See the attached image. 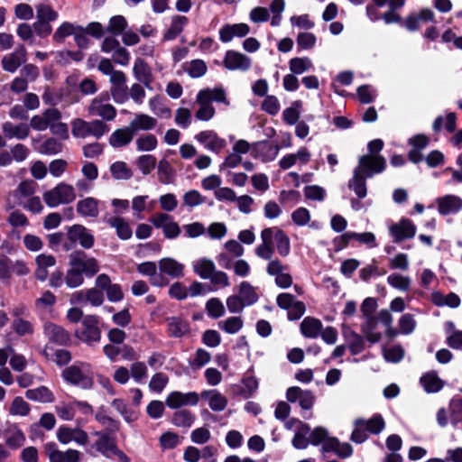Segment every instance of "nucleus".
I'll list each match as a JSON object with an SVG mask.
<instances>
[{
    "label": "nucleus",
    "instance_id": "nucleus-61",
    "mask_svg": "<svg viewBox=\"0 0 462 462\" xmlns=\"http://www.w3.org/2000/svg\"><path fill=\"white\" fill-rule=\"evenodd\" d=\"M168 294L171 299L183 300L188 297V289L182 282H176L171 285Z\"/></svg>",
    "mask_w": 462,
    "mask_h": 462
},
{
    "label": "nucleus",
    "instance_id": "nucleus-8",
    "mask_svg": "<svg viewBox=\"0 0 462 462\" xmlns=\"http://www.w3.org/2000/svg\"><path fill=\"white\" fill-rule=\"evenodd\" d=\"M280 150L278 144H273L268 140L255 142L252 144L251 155L255 159H261L263 162L273 161Z\"/></svg>",
    "mask_w": 462,
    "mask_h": 462
},
{
    "label": "nucleus",
    "instance_id": "nucleus-46",
    "mask_svg": "<svg viewBox=\"0 0 462 462\" xmlns=\"http://www.w3.org/2000/svg\"><path fill=\"white\" fill-rule=\"evenodd\" d=\"M206 310L209 317L218 319L225 314V307L218 298H211L206 303Z\"/></svg>",
    "mask_w": 462,
    "mask_h": 462
},
{
    "label": "nucleus",
    "instance_id": "nucleus-36",
    "mask_svg": "<svg viewBox=\"0 0 462 462\" xmlns=\"http://www.w3.org/2000/svg\"><path fill=\"white\" fill-rule=\"evenodd\" d=\"M110 172L115 180H130L133 171L125 162L117 161L110 165Z\"/></svg>",
    "mask_w": 462,
    "mask_h": 462
},
{
    "label": "nucleus",
    "instance_id": "nucleus-64",
    "mask_svg": "<svg viewBox=\"0 0 462 462\" xmlns=\"http://www.w3.org/2000/svg\"><path fill=\"white\" fill-rule=\"evenodd\" d=\"M291 219L297 226H305L310 220V213L306 208L300 207L291 213Z\"/></svg>",
    "mask_w": 462,
    "mask_h": 462
},
{
    "label": "nucleus",
    "instance_id": "nucleus-9",
    "mask_svg": "<svg viewBox=\"0 0 462 462\" xmlns=\"http://www.w3.org/2000/svg\"><path fill=\"white\" fill-rule=\"evenodd\" d=\"M223 65L229 70L246 71L251 68V59L246 55L233 50L226 51Z\"/></svg>",
    "mask_w": 462,
    "mask_h": 462
},
{
    "label": "nucleus",
    "instance_id": "nucleus-14",
    "mask_svg": "<svg viewBox=\"0 0 462 462\" xmlns=\"http://www.w3.org/2000/svg\"><path fill=\"white\" fill-rule=\"evenodd\" d=\"M322 453H335L339 458L345 459L352 456L353 448L347 443H341L336 437L328 439L321 448Z\"/></svg>",
    "mask_w": 462,
    "mask_h": 462
},
{
    "label": "nucleus",
    "instance_id": "nucleus-12",
    "mask_svg": "<svg viewBox=\"0 0 462 462\" xmlns=\"http://www.w3.org/2000/svg\"><path fill=\"white\" fill-rule=\"evenodd\" d=\"M116 432H112L106 429L105 430L96 431L95 435L98 436V439L95 443V447L106 457H109V453H113L116 449V439L111 436Z\"/></svg>",
    "mask_w": 462,
    "mask_h": 462
},
{
    "label": "nucleus",
    "instance_id": "nucleus-41",
    "mask_svg": "<svg viewBox=\"0 0 462 462\" xmlns=\"http://www.w3.org/2000/svg\"><path fill=\"white\" fill-rule=\"evenodd\" d=\"M302 102L296 100L292 103L291 106L287 107L282 112L283 121L290 125H295L300 118V113L299 108L301 107Z\"/></svg>",
    "mask_w": 462,
    "mask_h": 462
},
{
    "label": "nucleus",
    "instance_id": "nucleus-28",
    "mask_svg": "<svg viewBox=\"0 0 462 462\" xmlns=\"http://www.w3.org/2000/svg\"><path fill=\"white\" fill-rule=\"evenodd\" d=\"M25 397L31 401L40 402H53L55 401L53 393L44 385L27 390L25 392Z\"/></svg>",
    "mask_w": 462,
    "mask_h": 462
},
{
    "label": "nucleus",
    "instance_id": "nucleus-57",
    "mask_svg": "<svg viewBox=\"0 0 462 462\" xmlns=\"http://www.w3.org/2000/svg\"><path fill=\"white\" fill-rule=\"evenodd\" d=\"M350 336L352 337V340L348 345L349 351L353 356L359 355L365 347L364 337L354 330L350 331Z\"/></svg>",
    "mask_w": 462,
    "mask_h": 462
},
{
    "label": "nucleus",
    "instance_id": "nucleus-32",
    "mask_svg": "<svg viewBox=\"0 0 462 462\" xmlns=\"http://www.w3.org/2000/svg\"><path fill=\"white\" fill-rule=\"evenodd\" d=\"M313 68V63L309 57H295L289 60V69L294 75H301Z\"/></svg>",
    "mask_w": 462,
    "mask_h": 462
},
{
    "label": "nucleus",
    "instance_id": "nucleus-23",
    "mask_svg": "<svg viewBox=\"0 0 462 462\" xmlns=\"http://www.w3.org/2000/svg\"><path fill=\"white\" fill-rule=\"evenodd\" d=\"M2 130L5 136L8 139L15 137L19 140H23L29 135L30 126L24 123L14 126L11 122H5L2 125Z\"/></svg>",
    "mask_w": 462,
    "mask_h": 462
},
{
    "label": "nucleus",
    "instance_id": "nucleus-44",
    "mask_svg": "<svg viewBox=\"0 0 462 462\" xmlns=\"http://www.w3.org/2000/svg\"><path fill=\"white\" fill-rule=\"evenodd\" d=\"M215 264L211 260H200L194 266V272L202 279H210L215 273Z\"/></svg>",
    "mask_w": 462,
    "mask_h": 462
},
{
    "label": "nucleus",
    "instance_id": "nucleus-6",
    "mask_svg": "<svg viewBox=\"0 0 462 462\" xmlns=\"http://www.w3.org/2000/svg\"><path fill=\"white\" fill-rule=\"evenodd\" d=\"M417 227L414 223L406 217H402L399 222L393 224L389 227L390 235L393 242L399 244L406 239L413 238L416 235Z\"/></svg>",
    "mask_w": 462,
    "mask_h": 462
},
{
    "label": "nucleus",
    "instance_id": "nucleus-51",
    "mask_svg": "<svg viewBox=\"0 0 462 462\" xmlns=\"http://www.w3.org/2000/svg\"><path fill=\"white\" fill-rule=\"evenodd\" d=\"M12 328L20 337L32 335L34 331L32 324L23 319H15L12 323Z\"/></svg>",
    "mask_w": 462,
    "mask_h": 462
},
{
    "label": "nucleus",
    "instance_id": "nucleus-42",
    "mask_svg": "<svg viewBox=\"0 0 462 462\" xmlns=\"http://www.w3.org/2000/svg\"><path fill=\"white\" fill-rule=\"evenodd\" d=\"M157 160L152 154L141 155L136 160V166L143 175L150 174L156 167Z\"/></svg>",
    "mask_w": 462,
    "mask_h": 462
},
{
    "label": "nucleus",
    "instance_id": "nucleus-15",
    "mask_svg": "<svg viewBox=\"0 0 462 462\" xmlns=\"http://www.w3.org/2000/svg\"><path fill=\"white\" fill-rule=\"evenodd\" d=\"M167 334L170 337L180 338L190 332V325L181 317L172 316L166 318Z\"/></svg>",
    "mask_w": 462,
    "mask_h": 462
},
{
    "label": "nucleus",
    "instance_id": "nucleus-22",
    "mask_svg": "<svg viewBox=\"0 0 462 462\" xmlns=\"http://www.w3.org/2000/svg\"><path fill=\"white\" fill-rule=\"evenodd\" d=\"M322 322L313 317H306L300 323V332L305 337L316 338L322 331Z\"/></svg>",
    "mask_w": 462,
    "mask_h": 462
},
{
    "label": "nucleus",
    "instance_id": "nucleus-43",
    "mask_svg": "<svg viewBox=\"0 0 462 462\" xmlns=\"http://www.w3.org/2000/svg\"><path fill=\"white\" fill-rule=\"evenodd\" d=\"M126 27V19L123 15H115L110 18L106 32L116 36L122 34Z\"/></svg>",
    "mask_w": 462,
    "mask_h": 462
},
{
    "label": "nucleus",
    "instance_id": "nucleus-21",
    "mask_svg": "<svg viewBox=\"0 0 462 462\" xmlns=\"http://www.w3.org/2000/svg\"><path fill=\"white\" fill-rule=\"evenodd\" d=\"M160 271L172 278H180L184 275V265L173 258H162L159 262Z\"/></svg>",
    "mask_w": 462,
    "mask_h": 462
},
{
    "label": "nucleus",
    "instance_id": "nucleus-1",
    "mask_svg": "<svg viewBox=\"0 0 462 462\" xmlns=\"http://www.w3.org/2000/svg\"><path fill=\"white\" fill-rule=\"evenodd\" d=\"M69 265L64 281L69 288H77L83 284L85 274L91 278L99 272V264L96 258L88 257L83 250H75L69 254Z\"/></svg>",
    "mask_w": 462,
    "mask_h": 462
},
{
    "label": "nucleus",
    "instance_id": "nucleus-56",
    "mask_svg": "<svg viewBox=\"0 0 462 462\" xmlns=\"http://www.w3.org/2000/svg\"><path fill=\"white\" fill-rule=\"evenodd\" d=\"M158 141L155 135L150 134L136 140V147L138 151L150 152L157 147Z\"/></svg>",
    "mask_w": 462,
    "mask_h": 462
},
{
    "label": "nucleus",
    "instance_id": "nucleus-39",
    "mask_svg": "<svg viewBox=\"0 0 462 462\" xmlns=\"http://www.w3.org/2000/svg\"><path fill=\"white\" fill-rule=\"evenodd\" d=\"M276 247L281 256H287L291 252V243L289 236L280 228L276 229L275 235Z\"/></svg>",
    "mask_w": 462,
    "mask_h": 462
},
{
    "label": "nucleus",
    "instance_id": "nucleus-58",
    "mask_svg": "<svg viewBox=\"0 0 462 462\" xmlns=\"http://www.w3.org/2000/svg\"><path fill=\"white\" fill-rule=\"evenodd\" d=\"M58 18V13L51 5H42L37 8V20L52 22Z\"/></svg>",
    "mask_w": 462,
    "mask_h": 462
},
{
    "label": "nucleus",
    "instance_id": "nucleus-10",
    "mask_svg": "<svg viewBox=\"0 0 462 462\" xmlns=\"http://www.w3.org/2000/svg\"><path fill=\"white\" fill-rule=\"evenodd\" d=\"M420 22L436 23L433 11L430 8H422L418 14L411 13L405 19H402L401 26L405 27L410 32H415L420 29Z\"/></svg>",
    "mask_w": 462,
    "mask_h": 462
},
{
    "label": "nucleus",
    "instance_id": "nucleus-19",
    "mask_svg": "<svg viewBox=\"0 0 462 462\" xmlns=\"http://www.w3.org/2000/svg\"><path fill=\"white\" fill-rule=\"evenodd\" d=\"M134 131L131 125L128 127L116 129L109 137V143L113 147H123L129 144L134 138Z\"/></svg>",
    "mask_w": 462,
    "mask_h": 462
},
{
    "label": "nucleus",
    "instance_id": "nucleus-52",
    "mask_svg": "<svg viewBox=\"0 0 462 462\" xmlns=\"http://www.w3.org/2000/svg\"><path fill=\"white\" fill-rule=\"evenodd\" d=\"M331 437L328 436V432L327 429L324 427L319 426L316 427L309 436L310 444L313 446H319L320 444H324L328 439Z\"/></svg>",
    "mask_w": 462,
    "mask_h": 462
},
{
    "label": "nucleus",
    "instance_id": "nucleus-3",
    "mask_svg": "<svg viewBox=\"0 0 462 462\" xmlns=\"http://www.w3.org/2000/svg\"><path fill=\"white\" fill-rule=\"evenodd\" d=\"M82 328L75 331V337L88 346L98 343L101 339V330L98 328V317L87 315L81 322Z\"/></svg>",
    "mask_w": 462,
    "mask_h": 462
},
{
    "label": "nucleus",
    "instance_id": "nucleus-17",
    "mask_svg": "<svg viewBox=\"0 0 462 462\" xmlns=\"http://www.w3.org/2000/svg\"><path fill=\"white\" fill-rule=\"evenodd\" d=\"M4 436L5 437V444L12 449L21 448L25 442V436L16 423L7 421Z\"/></svg>",
    "mask_w": 462,
    "mask_h": 462
},
{
    "label": "nucleus",
    "instance_id": "nucleus-35",
    "mask_svg": "<svg viewBox=\"0 0 462 462\" xmlns=\"http://www.w3.org/2000/svg\"><path fill=\"white\" fill-rule=\"evenodd\" d=\"M134 131L138 130H152L156 126L157 120L148 115L140 114L130 123Z\"/></svg>",
    "mask_w": 462,
    "mask_h": 462
},
{
    "label": "nucleus",
    "instance_id": "nucleus-4",
    "mask_svg": "<svg viewBox=\"0 0 462 462\" xmlns=\"http://www.w3.org/2000/svg\"><path fill=\"white\" fill-rule=\"evenodd\" d=\"M385 168L386 161L383 156L362 155L354 171L365 178H372L374 174L383 172Z\"/></svg>",
    "mask_w": 462,
    "mask_h": 462
},
{
    "label": "nucleus",
    "instance_id": "nucleus-45",
    "mask_svg": "<svg viewBox=\"0 0 462 462\" xmlns=\"http://www.w3.org/2000/svg\"><path fill=\"white\" fill-rule=\"evenodd\" d=\"M243 319L241 317H229L225 321L218 323V326L226 333L235 334L243 328Z\"/></svg>",
    "mask_w": 462,
    "mask_h": 462
},
{
    "label": "nucleus",
    "instance_id": "nucleus-34",
    "mask_svg": "<svg viewBox=\"0 0 462 462\" xmlns=\"http://www.w3.org/2000/svg\"><path fill=\"white\" fill-rule=\"evenodd\" d=\"M366 179L367 178L354 171L353 178L348 182V188L354 190L359 199H364L367 195Z\"/></svg>",
    "mask_w": 462,
    "mask_h": 462
},
{
    "label": "nucleus",
    "instance_id": "nucleus-2",
    "mask_svg": "<svg viewBox=\"0 0 462 462\" xmlns=\"http://www.w3.org/2000/svg\"><path fill=\"white\" fill-rule=\"evenodd\" d=\"M76 198L74 188L64 182L59 183L52 189L43 193V199L47 206L55 208L60 204H69Z\"/></svg>",
    "mask_w": 462,
    "mask_h": 462
},
{
    "label": "nucleus",
    "instance_id": "nucleus-7",
    "mask_svg": "<svg viewBox=\"0 0 462 462\" xmlns=\"http://www.w3.org/2000/svg\"><path fill=\"white\" fill-rule=\"evenodd\" d=\"M43 333L49 341L62 346H69L71 343V337L63 327L53 322L47 321L43 325Z\"/></svg>",
    "mask_w": 462,
    "mask_h": 462
},
{
    "label": "nucleus",
    "instance_id": "nucleus-60",
    "mask_svg": "<svg viewBox=\"0 0 462 462\" xmlns=\"http://www.w3.org/2000/svg\"><path fill=\"white\" fill-rule=\"evenodd\" d=\"M169 378L163 373H156L152 375L149 387L152 392L161 393L168 383Z\"/></svg>",
    "mask_w": 462,
    "mask_h": 462
},
{
    "label": "nucleus",
    "instance_id": "nucleus-16",
    "mask_svg": "<svg viewBox=\"0 0 462 462\" xmlns=\"http://www.w3.org/2000/svg\"><path fill=\"white\" fill-rule=\"evenodd\" d=\"M439 213L442 216L456 214L462 209V199L456 195H445L437 199Z\"/></svg>",
    "mask_w": 462,
    "mask_h": 462
},
{
    "label": "nucleus",
    "instance_id": "nucleus-31",
    "mask_svg": "<svg viewBox=\"0 0 462 462\" xmlns=\"http://www.w3.org/2000/svg\"><path fill=\"white\" fill-rule=\"evenodd\" d=\"M106 410L104 405H101L98 407L96 414L95 419L97 422H99L102 425H106L107 430L112 432H117L120 430V421L117 420L113 419L110 416H107L106 414Z\"/></svg>",
    "mask_w": 462,
    "mask_h": 462
},
{
    "label": "nucleus",
    "instance_id": "nucleus-38",
    "mask_svg": "<svg viewBox=\"0 0 462 462\" xmlns=\"http://www.w3.org/2000/svg\"><path fill=\"white\" fill-rule=\"evenodd\" d=\"M77 30H79L78 25H74L69 22H64L58 27L52 39L58 43H62L66 37L74 35Z\"/></svg>",
    "mask_w": 462,
    "mask_h": 462
},
{
    "label": "nucleus",
    "instance_id": "nucleus-24",
    "mask_svg": "<svg viewBox=\"0 0 462 462\" xmlns=\"http://www.w3.org/2000/svg\"><path fill=\"white\" fill-rule=\"evenodd\" d=\"M189 20L183 15H174L171 18V23L168 30L163 33L162 41L168 42L177 38V36L183 31Z\"/></svg>",
    "mask_w": 462,
    "mask_h": 462
},
{
    "label": "nucleus",
    "instance_id": "nucleus-30",
    "mask_svg": "<svg viewBox=\"0 0 462 462\" xmlns=\"http://www.w3.org/2000/svg\"><path fill=\"white\" fill-rule=\"evenodd\" d=\"M238 296L241 298L245 306H251L256 303L259 300V296L255 291V288L245 281L239 284Z\"/></svg>",
    "mask_w": 462,
    "mask_h": 462
},
{
    "label": "nucleus",
    "instance_id": "nucleus-62",
    "mask_svg": "<svg viewBox=\"0 0 462 462\" xmlns=\"http://www.w3.org/2000/svg\"><path fill=\"white\" fill-rule=\"evenodd\" d=\"M208 405L214 411H222L227 405V399L216 390L208 400Z\"/></svg>",
    "mask_w": 462,
    "mask_h": 462
},
{
    "label": "nucleus",
    "instance_id": "nucleus-13",
    "mask_svg": "<svg viewBox=\"0 0 462 462\" xmlns=\"http://www.w3.org/2000/svg\"><path fill=\"white\" fill-rule=\"evenodd\" d=\"M195 138L199 143H202L205 148L214 152H219L226 145V140L220 138L213 130L201 131Z\"/></svg>",
    "mask_w": 462,
    "mask_h": 462
},
{
    "label": "nucleus",
    "instance_id": "nucleus-63",
    "mask_svg": "<svg viewBox=\"0 0 462 462\" xmlns=\"http://www.w3.org/2000/svg\"><path fill=\"white\" fill-rule=\"evenodd\" d=\"M306 199L311 200L322 201L325 199V189L318 185H310L304 188Z\"/></svg>",
    "mask_w": 462,
    "mask_h": 462
},
{
    "label": "nucleus",
    "instance_id": "nucleus-25",
    "mask_svg": "<svg viewBox=\"0 0 462 462\" xmlns=\"http://www.w3.org/2000/svg\"><path fill=\"white\" fill-rule=\"evenodd\" d=\"M133 72L135 79L144 84L146 87H149L152 80V75L151 72V69L147 62L141 59L137 58L134 61Z\"/></svg>",
    "mask_w": 462,
    "mask_h": 462
},
{
    "label": "nucleus",
    "instance_id": "nucleus-5",
    "mask_svg": "<svg viewBox=\"0 0 462 462\" xmlns=\"http://www.w3.org/2000/svg\"><path fill=\"white\" fill-rule=\"evenodd\" d=\"M61 376L66 383L84 390L92 389L94 386L93 378L85 374L77 364L66 367Z\"/></svg>",
    "mask_w": 462,
    "mask_h": 462
},
{
    "label": "nucleus",
    "instance_id": "nucleus-50",
    "mask_svg": "<svg viewBox=\"0 0 462 462\" xmlns=\"http://www.w3.org/2000/svg\"><path fill=\"white\" fill-rule=\"evenodd\" d=\"M317 42V37L312 32H300L297 36L298 51L311 50Z\"/></svg>",
    "mask_w": 462,
    "mask_h": 462
},
{
    "label": "nucleus",
    "instance_id": "nucleus-53",
    "mask_svg": "<svg viewBox=\"0 0 462 462\" xmlns=\"http://www.w3.org/2000/svg\"><path fill=\"white\" fill-rule=\"evenodd\" d=\"M387 282L395 289L406 291L410 288L411 280L399 273H392L388 276Z\"/></svg>",
    "mask_w": 462,
    "mask_h": 462
},
{
    "label": "nucleus",
    "instance_id": "nucleus-54",
    "mask_svg": "<svg viewBox=\"0 0 462 462\" xmlns=\"http://www.w3.org/2000/svg\"><path fill=\"white\" fill-rule=\"evenodd\" d=\"M416 327L414 316L411 313L402 315L399 319L400 332L403 335H409L413 332Z\"/></svg>",
    "mask_w": 462,
    "mask_h": 462
},
{
    "label": "nucleus",
    "instance_id": "nucleus-49",
    "mask_svg": "<svg viewBox=\"0 0 462 462\" xmlns=\"http://www.w3.org/2000/svg\"><path fill=\"white\" fill-rule=\"evenodd\" d=\"M31 411L30 405L20 396L15 397L9 408L12 415L26 416Z\"/></svg>",
    "mask_w": 462,
    "mask_h": 462
},
{
    "label": "nucleus",
    "instance_id": "nucleus-33",
    "mask_svg": "<svg viewBox=\"0 0 462 462\" xmlns=\"http://www.w3.org/2000/svg\"><path fill=\"white\" fill-rule=\"evenodd\" d=\"M358 424L365 425L367 431L374 435L379 434L385 427L384 420L380 413L374 414L368 420L358 418Z\"/></svg>",
    "mask_w": 462,
    "mask_h": 462
},
{
    "label": "nucleus",
    "instance_id": "nucleus-26",
    "mask_svg": "<svg viewBox=\"0 0 462 462\" xmlns=\"http://www.w3.org/2000/svg\"><path fill=\"white\" fill-rule=\"evenodd\" d=\"M107 224L114 227L116 231L117 236L122 240H128L133 236V230L128 224L122 217H112L107 219Z\"/></svg>",
    "mask_w": 462,
    "mask_h": 462
},
{
    "label": "nucleus",
    "instance_id": "nucleus-37",
    "mask_svg": "<svg viewBox=\"0 0 462 462\" xmlns=\"http://www.w3.org/2000/svg\"><path fill=\"white\" fill-rule=\"evenodd\" d=\"M195 420V415L189 410L175 411L171 418V423L177 427L189 428Z\"/></svg>",
    "mask_w": 462,
    "mask_h": 462
},
{
    "label": "nucleus",
    "instance_id": "nucleus-11",
    "mask_svg": "<svg viewBox=\"0 0 462 462\" xmlns=\"http://www.w3.org/2000/svg\"><path fill=\"white\" fill-rule=\"evenodd\" d=\"M199 401V396L196 392L183 393L174 391L167 396L165 403L171 409H178L185 405H197Z\"/></svg>",
    "mask_w": 462,
    "mask_h": 462
},
{
    "label": "nucleus",
    "instance_id": "nucleus-27",
    "mask_svg": "<svg viewBox=\"0 0 462 462\" xmlns=\"http://www.w3.org/2000/svg\"><path fill=\"white\" fill-rule=\"evenodd\" d=\"M77 211L82 217H97L98 216V200L88 197L77 203Z\"/></svg>",
    "mask_w": 462,
    "mask_h": 462
},
{
    "label": "nucleus",
    "instance_id": "nucleus-29",
    "mask_svg": "<svg viewBox=\"0 0 462 462\" xmlns=\"http://www.w3.org/2000/svg\"><path fill=\"white\" fill-rule=\"evenodd\" d=\"M420 382L425 392L429 393H438L444 386L443 381L437 375L435 372H429L424 374L420 377Z\"/></svg>",
    "mask_w": 462,
    "mask_h": 462
},
{
    "label": "nucleus",
    "instance_id": "nucleus-18",
    "mask_svg": "<svg viewBox=\"0 0 462 462\" xmlns=\"http://www.w3.org/2000/svg\"><path fill=\"white\" fill-rule=\"evenodd\" d=\"M250 32L248 24L240 23L235 24H225L219 30V39L222 42H229L235 36L245 37Z\"/></svg>",
    "mask_w": 462,
    "mask_h": 462
},
{
    "label": "nucleus",
    "instance_id": "nucleus-59",
    "mask_svg": "<svg viewBox=\"0 0 462 462\" xmlns=\"http://www.w3.org/2000/svg\"><path fill=\"white\" fill-rule=\"evenodd\" d=\"M149 106L151 110L155 112L160 116L165 118H170L171 116V110L169 107L162 106L158 96L153 97L149 100Z\"/></svg>",
    "mask_w": 462,
    "mask_h": 462
},
{
    "label": "nucleus",
    "instance_id": "nucleus-48",
    "mask_svg": "<svg viewBox=\"0 0 462 462\" xmlns=\"http://www.w3.org/2000/svg\"><path fill=\"white\" fill-rule=\"evenodd\" d=\"M62 143L53 137L46 139L40 146L42 154H57L62 151Z\"/></svg>",
    "mask_w": 462,
    "mask_h": 462
},
{
    "label": "nucleus",
    "instance_id": "nucleus-20",
    "mask_svg": "<svg viewBox=\"0 0 462 462\" xmlns=\"http://www.w3.org/2000/svg\"><path fill=\"white\" fill-rule=\"evenodd\" d=\"M364 318L365 322L361 325L362 333L371 344L378 343L382 338V334L380 332H374L378 325V319L374 315Z\"/></svg>",
    "mask_w": 462,
    "mask_h": 462
},
{
    "label": "nucleus",
    "instance_id": "nucleus-40",
    "mask_svg": "<svg viewBox=\"0 0 462 462\" xmlns=\"http://www.w3.org/2000/svg\"><path fill=\"white\" fill-rule=\"evenodd\" d=\"M174 177V171L170 162L166 159H162L158 164V179L162 184H169L172 182Z\"/></svg>",
    "mask_w": 462,
    "mask_h": 462
},
{
    "label": "nucleus",
    "instance_id": "nucleus-47",
    "mask_svg": "<svg viewBox=\"0 0 462 462\" xmlns=\"http://www.w3.org/2000/svg\"><path fill=\"white\" fill-rule=\"evenodd\" d=\"M447 330H454L453 333L448 337L447 344L453 349L462 350V330H455V325L452 321L446 323Z\"/></svg>",
    "mask_w": 462,
    "mask_h": 462
},
{
    "label": "nucleus",
    "instance_id": "nucleus-55",
    "mask_svg": "<svg viewBox=\"0 0 462 462\" xmlns=\"http://www.w3.org/2000/svg\"><path fill=\"white\" fill-rule=\"evenodd\" d=\"M207 64L202 60H193L189 63V67L187 69V72L189 77L193 79L200 78L204 76L207 72Z\"/></svg>",
    "mask_w": 462,
    "mask_h": 462
}]
</instances>
